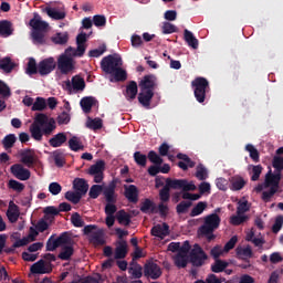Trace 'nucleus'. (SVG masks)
I'll return each mask as SVG.
<instances>
[{
	"instance_id": "f257e3e1",
	"label": "nucleus",
	"mask_w": 283,
	"mask_h": 283,
	"mask_svg": "<svg viewBox=\"0 0 283 283\" xmlns=\"http://www.w3.org/2000/svg\"><path fill=\"white\" fill-rule=\"evenodd\" d=\"M54 129H56V120L43 113H38L30 126L32 139L39 143L43 140V136H52Z\"/></svg>"
},
{
	"instance_id": "f03ea898",
	"label": "nucleus",
	"mask_w": 283,
	"mask_h": 283,
	"mask_svg": "<svg viewBox=\"0 0 283 283\" xmlns=\"http://www.w3.org/2000/svg\"><path fill=\"white\" fill-rule=\"evenodd\" d=\"M220 222H222V219H220L218 213L206 216L203 218V224H201L197 231L199 238H206L207 242H213V240H216L213 232L220 229Z\"/></svg>"
},
{
	"instance_id": "7ed1b4c3",
	"label": "nucleus",
	"mask_w": 283,
	"mask_h": 283,
	"mask_svg": "<svg viewBox=\"0 0 283 283\" xmlns=\"http://www.w3.org/2000/svg\"><path fill=\"white\" fill-rule=\"evenodd\" d=\"M281 180H282L281 172L272 174L270 170L269 174H266L265 180H264V187H265V189H269V187H270V190L262 192V200L264 202H271V198L273 197V195L276 193L277 191H280V181Z\"/></svg>"
},
{
	"instance_id": "20e7f679",
	"label": "nucleus",
	"mask_w": 283,
	"mask_h": 283,
	"mask_svg": "<svg viewBox=\"0 0 283 283\" xmlns=\"http://www.w3.org/2000/svg\"><path fill=\"white\" fill-rule=\"evenodd\" d=\"M104 198L107 202L105 206V214L114 216L118 208H116V182L112 181L107 188L104 190Z\"/></svg>"
},
{
	"instance_id": "39448f33",
	"label": "nucleus",
	"mask_w": 283,
	"mask_h": 283,
	"mask_svg": "<svg viewBox=\"0 0 283 283\" xmlns=\"http://www.w3.org/2000/svg\"><path fill=\"white\" fill-rule=\"evenodd\" d=\"M95 224H88L84 227V235H88V242L94 247L105 245V231L98 229Z\"/></svg>"
},
{
	"instance_id": "423d86ee",
	"label": "nucleus",
	"mask_w": 283,
	"mask_h": 283,
	"mask_svg": "<svg viewBox=\"0 0 283 283\" xmlns=\"http://www.w3.org/2000/svg\"><path fill=\"white\" fill-rule=\"evenodd\" d=\"M123 65V59L114 55H107L101 61V67L105 74H114Z\"/></svg>"
},
{
	"instance_id": "0eeeda50",
	"label": "nucleus",
	"mask_w": 283,
	"mask_h": 283,
	"mask_svg": "<svg viewBox=\"0 0 283 283\" xmlns=\"http://www.w3.org/2000/svg\"><path fill=\"white\" fill-rule=\"evenodd\" d=\"M208 258L207 252L198 243L193 245V249L189 253V260L192 266H203Z\"/></svg>"
},
{
	"instance_id": "6e6552de",
	"label": "nucleus",
	"mask_w": 283,
	"mask_h": 283,
	"mask_svg": "<svg viewBox=\"0 0 283 283\" xmlns=\"http://www.w3.org/2000/svg\"><path fill=\"white\" fill-rule=\"evenodd\" d=\"M65 90L72 94V92H83L85 90V78L81 75H74L70 82V80L65 81Z\"/></svg>"
},
{
	"instance_id": "1a4fd4ad",
	"label": "nucleus",
	"mask_w": 283,
	"mask_h": 283,
	"mask_svg": "<svg viewBox=\"0 0 283 283\" xmlns=\"http://www.w3.org/2000/svg\"><path fill=\"white\" fill-rule=\"evenodd\" d=\"M54 70H56V61H54V57H46L38 64V74H40V76H48V74H52Z\"/></svg>"
},
{
	"instance_id": "9d476101",
	"label": "nucleus",
	"mask_w": 283,
	"mask_h": 283,
	"mask_svg": "<svg viewBox=\"0 0 283 283\" xmlns=\"http://www.w3.org/2000/svg\"><path fill=\"white\" fill-rule=\"evenodd\" d=\"M103 171H105V161L98 160L88 168L87 174L88 176H94V182L98 185L103 182Z\"/></svg>"
},
{
	"instance_id": "9b49d317",
	"label": "nucleus",
	"mask_w": 283,
	"mask_h": 283,
	"mask_svg": "<svg viewBox=\"0 0 283 283\" xmlns=\"http://www.w3.org/2000/svg\"><path fill=\"white\" fill-rule=\"evenodd\" d=\"M57 70L61 74H70L74 70V60L66 54H62L57 59Z\"/></svg>"
},
{
	"instance_id": "f8f14e48",
	"label": "nucleus",
	"mask_w": 283,
	"mask_h": 283,
	"mask_svg": "<svg viewBox=\"0 0 283 283\" xmlns=\"http://www.w3.org/2000/svg\"><path fill=\"white\" fill-rule=\"evenodd\" d=\"M145 277H150V280H158L163 275V270L159 264L155 262H148L144 265Z\"/></svg>"
},
{
	"instance_id": "ddd939ff",
	"label": "nucleus",
	"mask_w": 283,
	"mask_h": 283,
	"mask_svg": "<svg viewBox=\"0 0 283 283\" xmlns=\"http://www.w3.org/2000/svg\"><path fill=\"white\" fill-rule=\"evenodd\" d=\"M12 176L17 178L18 180H30V176H32V172H30L29 169L24 168L21 164H14L10 168Z\"/></svg>"
},
{
	"instance_id": "4468645a",
	"label": "nucleus",
	"mask_w": 283,
	"mask_h": 283,
	"mask_svg": "<svg viewBox=\"0 0 283 283\" xmlns=\"http://www.w3.org/2000/svg\"><path fill=\"white\" fill-rule=\"evenodd\" d=\"M30 272L33 275H45V273H52V265L50 263H45V261L41 259L31 265Z\"/></svg>"
},
{
	"instance_id": "2eb2a0df",
	"label": "nucleus",
	"mask_w": 283,
	"mask_h": 283,
	"mask_svg": "<svg viewBox=\"0 0 283 283\" xmlns=\"http://www.w3.org/2000/svg\"><path fill=\"white\" fill-rule=\"evenodd\" d=\"M20 163L24 165V167H28L29 169H32L34 165H36V157L34 156V150L32 149H24L20 153Z\"/></svg>"
},
{
	"instance_id": "dca6fc26",
	"label": "nucleus",
	"mask_w": 283,
	"mask_h": 283,
	"mask_svg": "<svg viewBox=\"0 0 283 283\" xmlns=\"http://www.w3.org/2000/svg\"><path fill=\"white\" fill-rule=\"evenodd\" d=\"M138 187L135 185L124 186V196L128 202L136 205L138 202Z\"/></svg>"
},
{
	"instance_id": "f3484780",
	"label": "nucleus",
	"mask_w": 283,
	"mask_h": 283,
	"mask_svg": "<svg viewBox=\"0 0 283 283\" xmlns=\"http://www.w3.org/2000/svg\"><path fill=\"white\" fill-rule=\"evenodd\" d=\"M178 167L179 169H182V171H188L189 169H193V167H196V161L182 153L178 154Z\"/></svg>"
},
{
	"instance_id": "a211bd4d",
	"label": "nucleus",
	"mask_w": 283,
	"mask_h": 283,
	"mask_svg": "<svg viewBox=\"0 0 283 283\" xmlns=\"http://www.w3.org/2000/svg\"><path fill=\"white\" fill-rule=\"evenodd\" d=\"M29 25L33 28V32H45V30L49 28L48 22L42 21L39 13H34V18L30 20Z\"/></svg>"
},
{
	"instance_id": "6ab92c4d",
	"label": "nucleus",
	"mask_w": 283,
	"mask_h": 283,
	"mask_svg": "<svg viewBox=\"0 0 283 283\" xmlns=\"http://www.w3.org/2000/svg\"><path fill=\"white\" fill-rule=\"evenodd\" d=\"M151 235L165 240L169 235V226L167 223L156 224L150 230Z\"/></svg>"
},
{
	"instance_id": "aec40b11",
	"label": "nucleus",
	"mask_w": 283,
	"mask_h": 283,
	"mask_svg": "<svg viewBox=\"0 0 283 283\" xmlns=\"http://www.w3.org/2000/svg\"><path fill=\"white\" fill-rule=\"evenodd\" d=\"M156 88V75H145L143 80L139 82L140 91H149L154 92Z\"/></svg>"
},
{
	"instance_id": "412c9836",
	"label": "nucleus",
	"mask_w": 283,
	"mask_h": 283,
	"mask_svg": "<svg viewBox=\"0 0 283 283\" xmlns=\"http://www.w3.org/2000/svg\"><path fill=\"white\" fill-rule=\"evenodd\" d=\"M65 143H67V133H57L49 139V145L53 148L63 147Z\"/></svg>"
},
{
	"instance_id": "4be33fe9",
	"label": "nucleus",
	"mask_w": 283,
	"mask_h": 283,
	"mask_svg": "<svg viewBox=\"0 0 283 283\" xmlns=\"http://www.w3.org/2000/svg\"><path fill=\"white\" fill-rule=\"evenodd\" d=\"M124 96L126 101H129V102L136 99V96H138V84L136 83V81H130L126 85V92L124 93Z\"/></svg>"
},
{
	"instance_id": "5701e85b",
	"label": "nucleus",
	"mask_w": 283,
	"mask_h": 283,
	"mask_svg": "<svg viewBox=\"0 0 283 283\" xmlns=\"http://www.w3.org/2000/svg\"><path fill=\"white\" fill-rule=\"evenodd\" d=\"M137 98L143 107L149 109V107H151V98H154V92H151V90L140 91Z\"/></svg>"
},
{
	"instance_id": "b1692460",
	"label": "nucleus",
	"mask_w": 283,
	"mask_h": 283,
	"mask_svg": "<svg viewBox=\"0 0 283 283\" xmlns=\"http://www.w3.org/2000/svg\"><path fill=\"white\" fill-rule=\"evenodd\" d=\"M139 210L142 213H147L151 216V213H157L158 212V207L156 203L151 200L146 198L142 203Z\"/></svg>"
},
{
	"instance_id": "393cba45",
	"label": "nucleus",
	"mask_w": 283,
	"mask_h": 283,
	"mask_svg": "<svg viewBox=\"0 0 283 283\" xmlns=\"http://www.w3.org/2000/svg\"><path fill=\"white\" fill-rule=\"evenodd\" d=\"M73 189H75L77 193H81V196H85L90 189V185H87V181L83 178H75Z\"/></svg>"
},
{
	"instance_id": "a878e982",
	"label": "nucleus",
	"mask_w": 283,
	"mask_h": 283,
	"mask_svg": "<svg viewBox=\"0 0 283 283\" xmlns=\"http://www.w3.org/2000/svg\"><path fill=\"white\" fill-rule=\"evenodd\" d=\"M7 218L11 223H14L19 220V206H17L14 201L9 202V208L7 210Z\"/></svg>"
},
{
	"instance_id": "bb28decb",
	"label": "nucleus",
	"mask_w": 283,
	"mask_h": 283,
	"mask_svg": "<svg viewBox=\"0 0 283 283\" xmlns=\"http://www.w3.org/2000/svg\"><path fill=\"white\" fill-rule=\"evenodd\" d=\"M72 255H74V247L73 245H62L61 251L57 254L59 260L70 261L72 260Z\"/></svg>"
},
{
	"instance_id": "cd10ccee",
	"label": "nucleus",
	"mask_w": 283,
	"mask_h": 283,
	"mask_svg": "<svg viewBox=\"0 0 283 283\" xmlns=\"http://www.w3.org/2000/svg\"><path fill=\"white\" fill-rule=\"evenodd\" d=\"M85 43H87V33H80L76 36L77 54L80 57L85 54Z\"/></svg>"
},
{
	"instance_id": "c85d7f7f",
	"label": "nucleus",
	"mask_w": 283,
	"mask_h": 283,
	"mask_svg": "<svg viewBox=\"0 0 283 283\" xmlns=\"http://www.w3.org/2000/svg\"><path fill=\"white\" fill-rule=\"evenodd\" d=\"M27 244H30V240L28 238H22L17 240L11 248H3L2 253H7L8 255L14 253L15 249H19L21 247H27Z\"/></svg>"
},
{
	"instance_id": "c756f323",
	"label": "nucleus",
	"mask_w": 283,
	"mask_h": 283,
	"mask_svg": "<svg viewBox=\"0 0 283 283\" xmlns=\"http://www.w3.org/2000/svg\"><path fill=\"white\" fill-rule=\"evenodd\" d=\"M67 145L71 151H83V149H85L83 142H81V138H78L77 136H73L72 138H70Z\"/></svg>"
},
{
	"instance_id": "7c9ffc66",
	"label": "nucleus",
	"mask_w": 283,
	"mask_h": 283,
	"mask_svg": "<svg viewBox=\"0 0 283 283\" xmlns=\"http://www.w3.org/2000/svg\"><path fill=\"white\" fill-rule=\"evenodd\" d=\"M127 258V241H119L115 249V260H125Z\"/></svg>"
},
{
	"instance_id": "2f4dec72",
	"label": "nucleus",
	"mask_w": 283,
	"mask_h": 283,
	"mask_svg": "<svg viewBox=\"0 0 283 283\" xmlns=\"http://www.w3.org/2000/svg\"><path fill=\"white\" fill-rule=\"evenodd\" d=\"M229 268V262L220 259H216L214 262L211 264L212 273H222L226 269Z\"/></svg>"
},
{
	"instance_id": "473e14b6",
	"label": "nucleus",
	"mask_w": 283,
	"mask_h": 283,
	"mask_svg": "<svg viewBox=\"0 0 283 283\" xmlns=\"http://www.w3.org/2000/svg\"><path fill=\"white\" fill-rule=\"evenodd\" d=\"M116 219L119 224H124V227H129V224H132V216L125 210L117 211Z\"/></svg>"
},
{
	"instance_id": "72a5a7b5",
	"label": "nucleus",
	"mask_w": 283,
	"mask_h": 283,
	"mask_svg": "<svg viewBox=\"0 0 283 283\" xmlns=\"http://www.w3.org/2000/svg\"><path fill=\"white\" fill-rule=\"evenodd\" d=\"M94 103H96V99L94 97H83L80 102L81 107L83 112H85V114H90L92 112Z\"/></svg>"
},
{
	"instance_id": "f704fd0d",
	"label": "nucleus",
	"mask_w": 283,
	"mask_h": 283,
	"mask_svg": "<svg viewBox=\"0 0 283 283\" xmlns=\"http://www.w3.org/2000/svg\"><path fill=\"white\" fill-rule=\"evenodd\" d=\"M15 67L14 62H12V59L10 57H3L0 60V70H3L6 74H10Z\"/></svg>"
},
{
	"instance_id": "c9c22d12",
	"label": "nucleus",
	"mask_w": 283,
	"mask_h": 283,
	"mask_svg": "<svg viewBox=\"0 0 283 283\" xmlns=\"http://www.w3.org/2000/svg\"><path fill=\"white\" fill-rule=\"evenodd\" d=\"M208 203L207 201H199L191 210L190 218H196L197 216H202L205 210L207 209Z\"/></svg>"
},
{
	"instance_id": "e433bc0d",
	"label": "nucleus",
	"mask_w": 283,
	"mask_h": 283,
	"mask_svg": "<svg viewBox=\"0 0 283 283\" xmlns=\"http://www.w3.org/2000/svg\"><path fill=\"white\" fill-rule=\"evenodd\" d=\"M12 34V22L8 20L0 21V36H10Z\"/></svg>"
},
{
	"instance_id": "4c0bfd02",
	"label": "nucleus",
	"mask_w": 283,
	"mask_h": 283,
	"mask_svg": "<svg viewBox=\"0 0 283 283\" xmlns=\"http://www.w3.org/2000/svg\"><path fill=\"white\" fill-rule=\"evenodd\" d=\"M25 74H28V76H34V74H39V65H36V60H34V57L29 59Z\"/></svg>"
},
{
	"instance_id": "58836bf2",
	"label": "nucleus",
	"mask_w": 283,
	"mask_h": 283,
	"mask_svg": "<svg viewBox=\"0 0 283 283\" xmlns=\"http://www.w3.org/2000/svg\"><path fill=\"white\" fill-rule=\"evenodd\" d=\"M45 12H46L48 17H50L51 19H54L55 21H61L65 18V12L56 11V9H53L50 7L45 8Z\"/></svg>"
},
{
	"instance_id": "ea45409f",
	"label": "nucleus",
	"mask_w": 283,
	"mask_h": 283,
	"mask_svg": "<svg viewBox=\"0 0 283 283\" xmlns=\"http://www.w3.org/2000/svg\"><path fill=\"white\" fill-rule=\"evenodd\" d=\"M178 189H181L182 191H196V184L187 179H179Z\"/></svg>"
},
{
	"instance_id": "a19ab883",
	"label": "nucleus",
	"mask_w": 283,
	"mask_h": 283,
	"mask_svg": "<svg viewBox=\"0 0 283 283\" xmlns=\"http://www.w3.org/2000/svg\"><path fill=\"white\" fill-rule=\"evenodd\" d=\"M86 127L88 129H93V132H96L98 129H103V119H101V118L92 119L91 117H88V119L86 122Z\"/></svg>"
},
{
	"instance_id": "79ce46f5",
	"label": "nucleus",
	"mask_w": 283,
	"mask_h": 283,
	"mask_svg": "<svg viewBox=\"0 0 283 283\" xmlns=\"http://www.w3.org/2000/svg\"><path fill=\"white\" fill-rule=\"evenodd\" d=\"M237 255L241 260H249V258H253V250L249 245L247 248H238Z\"/></svg>"
},
{
	"instance_id": "37998d69",
	"label": "nucleus",
	"mask_w": 283,
	"mask_h": 283,
	"mask_svg": "<svg viewBox=\"0 0 283 283\" xmlns=\"http://www.w3.org/2000/svg\"><path fill=\"white\" fill-rule=\"evenodd\" d=\"M133 158H134L136 165H138V167H147L148 155H145L140 151H135L133 155Z\"/></svg>"
},
{
	"instance_id": "c03bdc74",
	"label": "nucleus",
	"mask_w": 283,
	"mask_h": 283,
	"mask_svg": "<svg viewBox=\"0 0 283 283\" xmlns=\"http://www.w3.org/2000/svg\"><path fill=\"white\" fill-rule=\"evenodd\" d=\"M48 107V102H45V98L43 97H36L35 102H33V105L31 107L32 112H43Z\"/></svg>"
},
{
	"instance_id": "a18cd8bd",
	"label": "nucleus",
	"mask_w": 283,
	"mask_h": 283,
	"mask_svg": "<svg viewBox=\"0 0 283 283\" xmlns=\"http://www.w3.org/2000/svg\"><path fill=\"white\" fill-rule=\"evenodd\" d=\"M195 176L197 180H207L209 178V172L207 171L205 165L199 164L197 166Z\"/></svg>"
},
{
	"instance_id": "49530a36",
	"label": "nucleus",
	"mask_w": 283,
	"mask_h": 283,
	"mask_svg": "<svg viewBox=\"0 0 283 283\" xmlns=\"http://www.w3.org/2000/svg\"><path fill=\"white\" fill-rule=\"evenodd\" d=\"M248 169H252V176H251V180L252 182H255L258 180H260V176L262 175V170L264 169L262 167V165H249Z\"/></svg>"
},
{
	"instance_id": "de8ad7c7",
	"label": "nucleus",
	"mask_w": 283,
	"mask_h": 283,
	"mask_svg": "<svg viewBox=\"0 0 283 283\" xmlns=\"http://www.w3.org/2000/svg\"><path fill=\"white\" fill-rule=\"evenodd\" d=\"M245 151H249L250 158L253 160V163H260V151H258V148H255L253 144H248L245 146Z\"/></svg>"
},
{
	"instance_id": "09e8293b",
	"label": "nucleus",
	"mask_w": 283,
	"mask_h": 283,
	"mask_svg": "<svg viewBox=\"0 0 283 283\" xmlns=\"http://www.w3.org/2000/svg\"><path fill=\"white\" fill-rule=\"evenodd\" d=\"M14 143H17V135L14 134H9L2 139L4 149H12V147H14Z\"/></svg>"
},
{
	"instance_id": "8fccbe9b",
	"label": "nucleus",
	"mask_w": 283,
	"mask_h": 283,
	"mask_svg": "<svg viewBox=\"0 0 283 283\" xmlns=\"http://www.w3.org/2000/svg\"><path fill=\"white\" fill-rule=\"evenodd\" d=\"M65 198L66 200H69V202H72L73 205H78L81 202V198H83V195L77 191H66Z\"/></svg>"
},
{
	"instance_id": "3c124183",
	"label": "nucleus",
	"mask_w": 283,
	"mask_h": 283,
	"mask_svg": "<svg viewBox=\"0 0 283 283\" xmlns=\"http://www.w3.org/2000/svg\"><path fill=\"white\" fill-rule=\"evenodd\" d=\"M168 251H170L172 253V254H170V258H171L175 266H178V242L169 243Z\"/></svg>"
},
{
	"instance_id": "603ef678",
	"label": "nucleus",
	"mask_w": 283,
	"mask_h": 283,
	"mask_svg": "<svg viewBox=\"0 0 283 283\" xmlns=\"http://www.w3.org/2000/svg\"><path fill=\"white\" fill-rule=\"evenodd\" d=\"M60 247L72 245V237H70V232H63L56 238Z\"/></svg>"
},
{
	"instance_id": "864d4df0",
	"label": "nucleus",
	"mask_w": 283,
	"mask_h": 283,
	"mask_svg": "<svg viewBox=\"0 0 283 283\" xmlns=\"http://www.w3.org/2000/svg\"><path fill=\"white\" fill-rule=\"evenodd\" d=\"M52 41L53 43H55V45H65V43L70 41V36L67 35V33H56L52 38Z\"/></svg>"
},
{
	"instance_id": "5fc2aeb1",
	"label": "nucleus",
	"mask_w": 283,
	"mask_h": 283,
	"mask_svg": "<svg viewBox=\"0 0 283 283\" xmlns=\"http://www.w3.org/2000/svg\"><path fill=\"white\" fill-rule=\"evenodd\" d=\"M247 220H249L248 216L237 213V216H232L230 218V224H233V227H240V224H244Z\"/></svg>"
},
{
	"instance_id": "6e6d98bb",
	"label": "nucleus",
	"mask_w": 283,
	"mask_h": 283,
	"mask_svg": "<svg viewBox=\"0 0 283 283\" xmlns=\"http://www.w3.org/2000/svg\"><path fill=\"white\" fill-rule=\"evenodd\" d=\"M244 185H247V181H244L242 178H235L231 180L230 189L232 191H240L241 189H244Z\"/></svg>"
},
{
	"instance_id": "4d7b16f0",
	"label": "nucleus",
	"mask_w": 283,
	"mask_h": 283,
	"mask_svg": "<svg viewBox=\"0 0 283 283\" xmlns=\"http://www.w3.org/2000/svg\"><path fill=\"white\" fill-rule=\"evenodd\" d=\"M103 193V186L101 185H93L88 191L90 198L96 200Z\"/></svg>"
},
{
	"instance_id": "13d9d810",
	"label": "nucleus",
	"mask_w": 283,
	"mask_h": 283,
	"mask_svg": "<svg viewBox=\"0 0 283 283\" xmlns=\"http://www.w3.org/2000/svg\"><path fill=\"white\" fill-rule=\"evenodd\" d=\"M32 39L33 43L36 45H43L45 43V35L43 34V31H32Z\"/></svg>"
},
{
	"instance_id": "bf43d9fd",
	"label": "nucleus",
	"mask_w": 283,
	"mask_h": 283,
	"mask_svg": "<svg viewBox=\"0 0 283 283\" xmlns=\"http://www.w3.org/2000/svg\"><path fill=\"white\" fill-rule=\"evenodd\" d=\"M113 75L117 82L127 81V71L123 70L120 66L113 72Z\"/></svg>"
},
{
	"instance_id": "052dcab7",
	"label": "nucleus",
	"mask_w": 283,
	"mask_h": 283,
	"mask_svg": "<svg viewBox=\"0 0 283 283\" xmlns=\"http://www.w3.org/2000/svg\"><path fill=\"white\" fill-rule=\"evenodd\" d=\"M71 222L73 227H76V228L85 227V221H83V218H81V214L78 212H74L71 216Z\"/></svg>"
},
{
	"instance_id": "680f3d73",
	"label": "nucleus",
	"mask_w": 283,
	"mask_h": 283,
	"mask_svg": "<svg viewBox=\"0 0 283 283\" xmlns=\"http://www.w3.org/2000/svg\"><path fill=\"white\" fill-rule=\"evenodd\" d=\"M191 207H193V201H180L178 205V213H187Z\"/></svg>"
},
{
	"instance_id": "e2e57ef3",
	"label": "nucleus",
	"mask_w": 283,
	"mask_h": 283,
	"mask_svg": "<svg viewBox=\"0 0 283 283\" xmlns=\"http://www.w3.org/2000/svg\"><path fill=\"white\" fill-rule=\"evenodd\" d=\"M148 160H150L153 165H157V166L163 165V159L160 155H158L155 150H150L148 153Z\"/></svg>"
},
{
	"instance_id": "0e129e2a",
	"label": "nucleus",
	"mask_w": 283,
	"mask_h": 283,
	"mask_svg": "<svg viewBox=\"0 0 283 283\" xmlns=\"http://www.w3.org/2000/svg\"><path fill=\"white\" fill-rule=\"evenodd\" d=\"M9 189H13V191H18V193H21L23 189H25V185L22 182H19L14 179L9 180Z\"/></svg>"
},
{
	"instance_id": "69168bd1",
	"label": "nucleus",
	"mask_w": 283,
	"mask_h": 283,
	"mask_svg": "<svg viewBox=\"0 0 283 283\" xmlns=\"http://www.w3.org/2000/svg\"><path fill=\"white\" fill-rule=\"evenodd\" d=\"M59 247H61L59 241L54 239V235H51L46 241V251H56Z\"/></svg>"
},
{
	"instance_id": "338daca9",
	"label": "nucleus",
	"mask_w": 283,
	"mask_h": 283,
	"mask_svg": "<svg viewBox=\"0 0 283 283\" xmlns=\"http://www.w3.org/2000/svg\"><path fill=\"white\" fill-rule=\"evenodd\" d=\"M272 167L279 171V174H282L283 170V158L280 156H274L272 160Z\"/></svg>"
},
{
	"instance_id": "774afa93",
	"label": "nucleus",
	"mask_w": 283,
	"mask_h": 283,
	"mask_svg": "<svg viewBox=\"0 0 283 283\" xmlns=\"http://www.w3.org/2000/svg\"><path fill=\"white\" fill-rule=\"evenodd\" d=\"M282 227H283V216H277L274 221V224L272 226V232L280 233V231H282Z\"/></svg>"
}]
</instances>
